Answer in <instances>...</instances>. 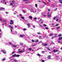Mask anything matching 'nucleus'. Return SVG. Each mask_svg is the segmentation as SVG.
I'll use <instances>...</instances> for the list:
<instances>
[{"mask_svg": "<svg viewBox=\"0 0 62 62\" xmlns=\"http://www.w3.org/2000/svg\"><path fill=\"white\" fill-rule=\"evenodd\" d=\"M9 44H10V45L11 44V43H9Z\"/></svg>", "mask_w": 62, "mask_h": 62, "instance_id": "nucleus-61", "label": "nucleus"}, {"mask_svg": "<svg viewBox=\"0 0 62 62\" xmlns=\"http://www.w3.org/2000/svg\"><path fill=\"white\" fill-rule=\"evenodd\" d=\"M20 45H23V43H20Z\"/></svg>", "mask_w": 62, "mask_h": 62, "instance_id": "nucleus-42", "label": "nucleus"}, {"mask_svg": "<svg viewBox=\"0 0 62 62\" xmlns=\"http://www.w3.org/2000/svg\"><path fill=\"white\" fill-rule=\"evenodd\" d=\"M23 30L24 31L26 30V29L24 28L23 29Z\"/></svg>", "mask_w": 62, "mask_h": 62, "instance_id": "nucleus-53", "label": "nucleus"}, {"mask_svg": "<svg viewBox=\"0 0 62 62\" xmlns=\"http://www.w3.org/2000/svg\"><path fill=\"white\" fill-rule=\"evenodd\" d=\"M30 11L32 12H34V10H33V9H31V10Z\"/></svg>", "mask_w": 62, "mask_h": 62, "instance_id": "nucleus-21", "label": "nucleus"}, {"mask_svg": "<svg viewBox=\"0 0 62 62\" xmlns=\"http://www.w3.org/2000/svg\"><path fill=\"white\" fill-rule=\"evenodd\" d=\"M39 42V40H36L35 41V42L37 43V42Z\"/></svg>", "mask_w": 62, "mask_h": 62, "instance_id": "nucleus-27", "label": "nucleus"}, {"mask_svg": "<svg viewBox=\"0 0 62 62\" xmlns=\"http://www.w3.org/2000/svg\"><path fill=\"white\" fill-rule=\"evenodd\" d=\"M28 50L29 51H31V50H32V48H28Z\"/></svg>", "mask_w": 62, "mask_h": 62, "instance_id": "nucleus-24", "label": "nucleus"}, {"mask_svg": "<svg viewBox=\"0 0 62 62\" xmlns=\"http://www.w3.org/2000/svg\"><path fill=\"white\" fill-rule=\"evenodd\" d=\"M34 20H37V18L36 17H35L33 18Z\"/></svg>", "mask_w": 62, "mask_h": 62, "instance_id": "nucleus-34", "label": "nucleus"}, {"mask_svg": "<svg viewBox=\"0 0 62 62\" xmlns=\"http://www.w3.org/2000/svg\"><path fill=\"white\" fill-rule=\"evenodd\" d=\"M58 51L57 50H54L53 52L54 53H55V52H58Z\"/></svg>", "mask_w": 62, "mask_h": 62, "instance_id": "nucleus-14", "label": "nucleus"}, {"mask_svg": "<svg viewBox=\"0 0 62 62\" xmlns=\"http://www.w3.org/2000/svg\"><path fill=\"white\" fill-rule=\"evenodd\" d=\"M1 52H2L4 54H5L6 53V51L5 50H2L1 51Z\"/></svg>", "mask_w": 62, "mask_h": 62, "instance_id": "nucleus-4", "label": "nucleus"}, {"mask_svg": "<svg viewBox=\"0 0 62 62\" xmlns=\"http://www.w3.org/2000/svg\"><path fill=\"white\" fill-rule=\"evenodd\" d=\"M54 29H53V28H51V29L52 30H54Z\"/></svg>", "mask_w": 62, "mask_h": 62, "instance_id": "nucleus-59", "label": "nucleus"}, {"mask_svg": "<svg viewBox=\"0 0 62 62\" xmlns=\"http://www.w3.org/2000/svg\"><path fill=\"white\" fill-rule=\"evenodd\" d=\"M45 28L46 29H48V27H46Z\"/></svg>", "mask_w": 62, "mask_h": 62, "instance_id": "nucleus-41", "label": "nucleus"}, {"mask_svg": "<svg viewBox=\"0 0 62 62\" xmlns=\"http://www.w3.org/2000/svg\"><path fill=\"white\" fill-rule=\"evenodd\" d=\"M10 5H11V6H13V4L12 3H10Z\"/></svg>", "mask_w": 62, "mask_h": 62, "instance_id": "nucleus-47", "label": "nucleus"}, {"mask_svg": "<svg viewBox=\"0 0 62 62\" xmlns=\"http://www.w3.org/2000/svg\"><path fill=\"white\" fill-rule=\"evenodd\" d=\"M27 25L29 27H31V26H30V24L29 23L27 24Z\"/></svg>", "mask_w": 62, "mask_h": 62, "instance_id": "nucleus-17", "label": "nucleus"}, {"mask_svg": "<svg viewBox=\"0 0 62 62\" xmlns=\"http://www.w3.org/2000/svg\"><path fill=\"white\" fill-rule=\"evenodd\" d=\"M48 17H51V15H48Z\"/></svg>", "mask_w": 62, "mask_h": 62, "instance_id": "nucleus-43", "label": "nucleus"}, {"mask_svg": "<svg viewBox=\"0 0 62 62\" xmlns=\"http://www.w3.org/2000/svg\"><path fill=\"white\" fill-rule=\"evenodd\" d=\"M36 46V45H32V46Z\"/></svg>", "mask_w": 62, "mask_h": 62, "instance_id": "nucleus-62", "label": "nucleus"}, {"mask_svg": "<svg viewBox=\"0 0 62 62\" xmlns=\"http://www.w3.org/2000/svg\"><path fill=\"white\" fill-rule=\"evenodd\" d=\"M39 22L40 23H43V20H42V19H40Z\"/></svg>", "mask_w": 62, "mask_h": 62, "instance_id": "nucleus-5", "label": "nucleus"}, {"mask_svg": "<svg viewBox=\"0 0 62 62\" xmlns=\"http://www.w3.org/2000/svg\"><path fill=\"white\" fill-rule=\"evenodd\" d=\"M11 45H12V46H13V47H17V46L14 45L13 44H12Z\"/></svg>", "mask_w": 62, "mask_h": 62, "instance_id": "nucleus-11", "label": "nucleus"}, {"mask_svg": "<svg viewBox=\"0 0 62 62\" xmlns=\"http://www.w3.org/2000/svg\"><path fill=\"white\" fill-rule=\"evenodd\" d=\"M31 41H32V42H35V41H34V40L33 39H32L31 40Z\"/></svg>", "mask_w": 62, "mask_h": 62, "instance_id": "nucleus-31", "label": "nucleus"}, {"mask_svg": "<svg viewBox=\"0 0 62 62\" xmlns=\"http://www.w3.org/2000/svg\"><path fill=\"white\" fill-rule=\"evenodd\" d=\"M58 25H59V24H57L56 25V26H58Z\"/></svg>", "mask_w": 62, "mask_h": 62, "instance_id": "nucleus-38", "label": "nucleus"}, {"mask_svg": "<svg viewBox=\"0 0 62 62\" xmlns=\"http://www.w3.org/2000/svg\"><path fill=\"white\" fill-rule=\"evenodd\" d=\"M43 3H44L45 4H46V3H45V2H44V1H43Z\"/></svg>", "mask_w": 62, "mask_h": 62, "instance_id": "nucleus-51", "label": "nucleus"}, {"mask_svg": "<svg viewBox=\"0 0 62 62\" xmlns=\"http://www.w3.org/2000/svg\"><path fill=\"white\" fill-rule=\"evenodd\" d=\"M55 17H54V18H53V19L54 20V19H55Z\"/></svg>", "mask_w": 62, "mask_h": 62, "instance_id": "nucleus-52", "label": "nucleus"}, {"mask_svg": "<svg viewBox=\"0 0 62 62\" xmlns=\"http://www.w3.org/2000/svg\"><path fill=\"white\" fill-rule=\"evenodd\" d=\"M38 36L37 35H34V37H38Z\"/></svg>", "mask_w": 62, "mask_h": 62, "instance_id": "nucleus-46", "label": "nucleus"}, {"mask_svg": "<svg viewBox=\"0 0 62 62\" xmlns=\"http://www.w3.org/2000/svg\"><path fill=\"white\" fill-rule=\"evenodd\" d=\"M60 52H58V53L57 54H60Z\"/></svg>", "mask_w": 62, "mask_h": 62, "instance_id": "nucleus-56", "label": "nucleus"}, {"mask_svg": "<svg viewBox=\"0 0 62 62\" xmlns=\"http://www.w3.org/2000/svg\"><path fill=\"white\" fill-rule=\"evenodd\" d=\"M24 35L20 34V37L23 38V37H24Z\"/></svg>", "mask_w": 62, "mask_h": 62, "instance_id": "nucleus-10", "label": "nucleus"}, {"mask_svg": "<svg viewBox=\"0 0 62 62\" xmlns=\"http://www.w3.org/2000/svg\"><path fill=\"white\" fill-rule=\"evenodd\" d=\"M37 10L36 9H34L33 10V13H37Z\"/></svg>", "mask_w": 62, "mask_h": 62, "instance_id": "nucleus-8", "label": "nucleus"}, {"mask_svg": "<svg viewBox=\"0 0 62 62\" xmlns=\"http://www.w3.org/2000/svg\"><path fill=\"white\" fill-rule=\"evenodd\" d=\"M29 18L30 19H32V17L31 16H29Z\"/></svg>", "mask_w": 62, "mask_h": 62, "instance_id": "nucleus-16", "label": "nucleus"}, {"mask_svg": "<svg viewBox=\"0 0 62 62\" xmlns=\"http://www.w3.org/2000/svg\"><path fill=\"white\" fill-rule=\"evenodd\" d=\"M43 25H44V26H45V27H46V26H47V25H46L45 24H43Z\"/></svg>", "mask_w": 62, "mask_h": 62, "instance_id": "nucleus-36", "label": "nucleus"}, {"mask_svg": "<svg viewBox=\"0 0 62 62\" xmlns=\"http://www.w3.org/2000/svg\"><path fill=\"white\" fill-rule=\"evenodd\" d=\"M12 62H18V61L14 59H12Z\"/></svg>", "mask_w": 62, "mask_h": 62, "instance_id": "nucleus-3", "label": "nucleus"}, {"mask_svg": "<svg viewBox=\"0 0 62 62\" xmlns=\"http://www.w3.org/2000/svg\"><path fill=\"white\" fill-rule=\"evenodd\" d=\"M45 35V36H43V37H44V38H45V37H46V34H44V35Z\"/></svg>", "mask_w": 62, "mask_h": 62, "instance_id": "nucleus-23", "label": "nucleus"}, {"mask_svg": "<svg viewBox=\"0 0 62 62\" xmlns=\"http://www.w3.org/2000/svg\"><path fill=\"white\" fill-rule=\"evenodd\" d=\"M41 38H42V37H41V36H39V39H41Z\"/></svg>", "mask_w": 62, "mask_h": 62, "instance_id": "nucleus-29", "label": "nucleus"}, {"mask_svg": "<svg viewBox=\"0 0 62 62\" xmlns=\"http://www.w3.org/2000/svg\"><path fill=\"white\" fill-rule=\"evenodd\" d=\"M35 7H36V8H37V7H38V5H37V4H35Z\"/></svg>", "mask_w": 62, "mask_h": 62, "instance_id": "nucleus-37", "label": "nucleus"}, {"mask_svg": "<svg viewBox=\"0 0 62 62\" xmlns=\"http://www.w3.org/2000/svg\"><path fill=\"white\" fill-rule=\"evenodd\" d=\"M60 27H57V29H60Z\"/></svg>", "mask_w": 62, "mask_h": 62, "instance_id": "nucleus-32", "label": "nucleus"}, {"mask_svg": "<svg viewBox=\"0 0 62 62\" xmlns=\"http://www.w3.org/2000/svg\"><path fill=\"white\" fill-rule=\"evenodd\" d=\"M15 34H17V31H16L15 32Z\"/></svg>", "mask_w": 62, "mask_h": 62, "instance_id": "nucleus-57", "label": "nucleus"}, {"mask_svg": "<svg viewBox=\"0 0 62 62\" xmlns=\"http://www.w3.org/2000/svg\"><path fill=\"white\" fill-rule=\"evenodd\" d=\"M46 48L47 49V50H48V51H50V48H49V47H46Z\"/></svg>", "mask_w": 62, "mask_h": 62, "instance_id": "nucleus-20", "label": "nucleus"}, {"mask_svg": "<svg viewBox=\"0 0 62 62\" xmlns=\"http://www.w3.org/2000/svg\"><path fill=\"white\" fill-rule=\"evenodd\" d=\"M1 38V34L0 33V38Z\"/></svg>", "mask_w": 62, "mask_h": 62, "instance_id": "nucleus-49", "label": "nucleus"}, {"mask_svg": "<svg viewBox=\"0 0 62 62\" xmlns=\"http://www.w3.org/2000/svg\"><path fill=\"white\" fill-rule=\"evenodd\" d=\"M5 10V8H0V10Z\"/></svg>", "mask_w": 62, "mask_h": 62, "instance_id": "nucleus-12", "label": "nucleus"}, {"mask_svg": "<svg viewBox=\"0 0 62 62\" xmlns=\"http://www.w3.org/2000/svg\"><path fill=\"white\" fill-rule=\"evenodd\" d=\"M51 56H48L47 57V58L48 59H50V58H51Z\"/></svg>", "mask_w": 62, "mask_h": 62, "instance_id": "nucleus-13", "label": "nucleus"}, {"mask_svg": "<svg viewBox=\"0 0 62 62\" xmlns=\"http://www.w3.org/2000/svg\"><path fill=\"white\" fill-rule=\"evenodd\" d=\"M56 21H58V19H57L56 20Z\"/></svg>", "mask_w": 62, "mask_h": 62, "instance_id": "nucleus-60", "label": "nucleus"}, {"mask_svg": "<svg viewBox=\"0 0 62 62\" xmlns=\"http://www.w3.org/2000/svg\"><path fill=\"white\" fill-rule=\"evenodd\" d=\"M13 34H14V32H11Z\"/></svg>", "mask_w": 62, "mask_h": 62, "instance_id": "nucleus-54", "label": "nucleus"}, {"mask_svg": "<svg viewBox=\"0 0 62 62\" xmlns=\"http://www.w3.org/2000/svg\"><path fill=\"white\" fill-rule=\"evenodd\" d=\"M56 37H57V36H54V37H52L51 38V39H53L54 38H56Z\"/></svg>", "mask_w": 62, "mask_h": 62, "instance_id": "nucleus-18", "label": "nucleus"}, {"mask_svg": "<svg viewBox=\"0 0 62 62\" xmlns=\"http://www.w3.org/2000/svg\"><path fill=\"white\" fill-rule=\"evenodd\" d=\"M61 36H62L61 34H60L58 35L59 37H61Z\"/></svg>", "mask_w": 62, "mask_h": 62, "instance_id": "nucleus-35", "label": "nucleus"}, {"mask_svg": "<svg viewBox=\"0 0 62 62\" xmlns=\"http://www.w3.org/2000/svg\"><path fill=\"white\" fill-rule=\"evenodd\" d=\"M42 53H45V52L44 51H42Z\"/></svg>", "mask_w": 62, "mask_h": 62, "instance_id": "nucleus-48", "label": "nucleus"}, {"mask_svg": "<svg viewBox=\"0 0 62 62\" xmlns=\"http://www.w3.org/2000/svg\"><path fill=\"white\" fill-rule=\"evenodd\" d=\"M37 34H38V35H40V34H41V33L39 32H38Z\"/></svg>", "mask_w": 62, "mask_h": 62, "instance_id": "nucleus-40", "label": "nucleus"}, {"mask_svg": "<svg viewBox=\"0 0 62 62\" xmlns=\"http://www.w3.org/2000/svg\"><path fill=\"white\" fill-rule=\"evenodd\" d=\"M62 39V37H60L58 39V40H60V39Z\"/></svg>", "mask_w": 62, "mask_h": 62, "instance_id": "nucleus-15", "label": "nucleus"}, {"mask_svg": "<svg viewBox=\"0 0 62 62\" xmlns=\"http://www.w3.org/2000/svg\"><path fill=\"white\" fill-rule=\"evenodd\" d=\"M3 21L4 22H8V20H6V19H4L3 20Z\"/></svg>", "mask_w": 62, "mask_h": 62, "instance_id": "nucleus-9", "label": "nucleus"}, {"mask_svg": "<svg viewBox=\"0 0 62 62\" xmlns=\"http://www.w3.org/2000/svg\"><path fill=\"white\" fill-rule=\"evenodd\" d=\"M8 26L9 27H10V28H11V29H12V28H13V27L11 26V25H9Z\"/></svg>", "mask_w": 62, "mask_h": 62, "instance_id": "nucleus-22", "label": "nucleus"}, {"mask_svg": "<svg viewBox=\"0 0 62 62\" xmlns=\"http://www.w3.org/2000/svg\"><path fill=\"white\" fill-rule=\"evenodd\" d=\"M13 57H19L20 56V55L19 54L16 55V54H15L14 55L12 56Z\"/></svg>", "mask_w": 62, "mask_h": 62, "instance_id": "nucleus-1", "label": "nucleus"}, {"mask_svg": "<svg viewBox=\"0 0 62 62\" xmlns=\"http://www.w3.org/2000/svg\"><path fill=\"white\" fill-rule=\"evenodd\" d=\"M32 27H33L34 28H35V26H34V25H33L32 26Z\"/></svg>", "mask_w": 62, "mask_h": 62, "instance_id": "nucleus-50", "label": "nucleus"}, {"mask_svg": "<svg viewBox=\"0 0 62 62\" xmlns=\"http://www.w3.org/2000/svg\"><path fill=\"white\" fill-rule=\"evenodd\" d=\"M43 45V46H47V44H45V43H43L42 44Z\"/></svg>", "mask_w": 62, "mask_h": 62, "instance_id": "nucleus-7", "label": "nucleus"}, {"mask_svg": "<svg viewBox=\"0 0 62 62\" xmlns=\"http://www.w3.org/2000/svg\"><path fill=\"white\" fill-rule=\"evenodd\" d=\"M59 1L60 2V3H61V4H62V0H59Z\"/></svg>", "mask_w": 62, "mask_h": 62, "instance_id": "nucleus-25", "label": "nucleus"}, {"mask_svg": "<svg viewBox=\"0 0 62 62\" xmlns=\"http://www.w3.org/2000/svg\"><path fill=\"white\" fill-rule=\"evenodd\" d=\"M12 3H13V4L14 3H15V1L14 0H13L12 1Z\"/></svg>", "mask_w": 62, "mask_h": 62, "instance_id": "nucleus-28", "label": "nucleus"}, {"mask_svg": "<svg viewBox=\"0 0 62 62\" xmlns=\"http://www.w3.org/2000/svg\"><path fill=\"white\" fill-rule=\"evenodd\" d=\"M6 14H8V12H6Z\"/></svg>", "mask_w": 62, "mask_h": 62, "instance_id": "nucleus-55", "label": "nucleus"}, {"mask_svg": "<svg viewBox=\"0 0 62 62\" xmlns=\"http://www.w3.org/2000/svg\"><path fill=\"white\" fill-rule=\"evenodd\" d=\"M45 61H44V60H42V61H41V62H44Z\"/></svg>", "mask_w": 62, "mask_h": 62, "instance_id": "nucleus-44", "label": "nucleus"}, {"mask_svg": "<svg viewBox=\"0 0 62 62\" xmlns=\"http://www.w3.org/2000/svg\"><path fill=\"white\" fill-rule=\"evenodd\" d=\"M10 24H13L14 23V21L12 20H11L10 21Z\"/></svg>", "mask_w": 62, "mask_h": 62, "instance_id": "nucleus-2", "label": "nucleus"}, {"mask_svg": "<svg viewBox=\"0 0 62 62\" xmlns=\"http://www.w3.org/2000/svg\"><path fill=\"white\" fill-rule=\"evenodd\" d=\"M23 52V50H20L19 51V53H22V52Z\"/></svg>", "mask_w": 62, "mask_h": 62, "instance_id": "nucleus-26", "label": "nucleus"}, {"mask_svg": "<svg viewBox=\"0 0 62 62\" xmlns=\"http://www.w3.org/2000/svg\"><path fill=\"white\" fill-rule=\"evenodd\" d=\"M60 49L62 50V47H61V48H60Z\"/></svg>", "mask_w": 62, "mask_h": 62, "instance_id": "nucleus-64", "label": "nucleus"}, {"mask_svg": "<svg viewBox=\"0 0 62 62\" xmlns=\"http://www.w3.org/2000/svg\"><path fill=\"white\" fill-rule=\"evenodd\" d=\"M5 58H3L2 60V61H4V60H5Z\"/></svg>", "mask_w": 62, "mask_h": 62, "instance_id": "nucleus-33", "label": "nucleus"}, {"mask_svg": "<svg viewBox=\"0 0 62 62\" xmlns=\"http://www.w3.org/2000/svg\"><path fill=\"white\" fill-rule=\"evenodd\" d=\"M50 36H53V35L54 34H52V33H51L50 34Z\"/></svg>", "mask_w": 62, "mask_h": 62, "instance_id": "nucleus-30", "label": "nucleus"}, {"mask_svg": "<svg viewBox=\"0 0 62 62\" xmlns=\"http://www.w3.org/2000/svg\"><path fill=\"white\" fill-rule=\"evenodd\" d=\"M55 35H57V33H55L54 34Z\"/></svg>", "mask_w": 62, "mask_h": 62, "instance_id": "nucleus-58", "label": "nucleus"}, {"mask_svg": "<svg viewBox=\"0 0 62 62\" xmlns=\"http://www.w3.org/2000/svg\"><path fill=\"white\" fill-rule=\"evenodd\" d=\"M28 1V0H23V1L24 2H25V1Z\"/></svg>", "mask_w": 62, "mask_h": 62, "instance_id": "nucleus-39", "label": "nucleus"}, {"mask_svg": "<svg viewBox=\"0 0 62 62\" xmlns=\"http://www.w3.org/2000/svg\"><path fill=\"white\" fill-rule=\"evenodd\" d=\"M36 55H37V56H41V55L39 53H38L37 54H36Z\"/></svg>", "mask_w": 62, "mask_h": 62, "instance_id": "nucleus-19", "label": "nucleus"}, {"mask_svg": "<svg viewBox=\"0 0 62 62\" xmlns=\"http://www.w3.org/2000/svg\"><path fill=\"white\" fill-rule=\"evenodd\" d=\"M46 16V15H44L43 16L44 17H45Z\"/></svg>", "mask_w": 62, "mask_h": 62, "instance_id": "nucleus-63", "label": "nucleus"}, {"mask_svg": "<svg viewBox=\"0 0 62 62\" xmlns=\"http://www.w3.org/2000/svg\"><path fill=\"white\" fill-rule=\"evenodd\" d=\"M19 16H21V18L22 19H24V17L22 16V14H19Z\"/></svg>", "mask_w": 62, "mask_h": 62, "instance_id": "nucleus-6", "label": "nucleus"}, {"mask_svg": "<svg viewBox=\"0 0 62 62\" xmlns=\"http://www.w3.org/2000/svg\"><path fill=\"white\" fill-rule=\"evenodd\" d=\"M14 53H15V52L13 51L12 53V54H14Z\"/></svg>", "mask_w": 62, "mask_h": 62, "instance_id": "nucleus-45", "label": "nucleus"}]
</instances>
